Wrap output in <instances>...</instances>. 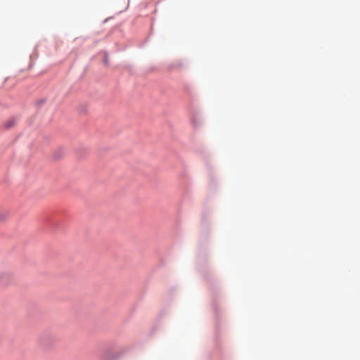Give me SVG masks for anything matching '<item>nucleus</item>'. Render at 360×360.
<instances>
[{
    "label": "nucleus",
    "mask_w": 360,
    "mask_h": 360,
    "mask_svg": "<svg viewBox=\"0 0 360 360\" xmlns=\"http://www.w3.org/2000/svg\"><path fill=\"white\" fill-rule=\"evenodd\" d=\"M13 125H14V120H8V122H6L5 123V127L6 128H10V127H13Z\"/></svg>",
    "instance_id": "nucleus-1"
},
{
    "label": "nucleus",
    "mask_w": 360,
    "mask_h": 360,
    "mask_svg": "<svg viewBox=\"0 0 360 360\" xmlns=\"http://www.w3.org/2000/svg\"><path fill=\"white\" fill-rule=\"evenodd\" d=\"M192 123H193V125H195V126H196V125H197V122H196V120H195V118H193V119H192Z\"/></svg>",
    "instance_id": "nucleus-2"
}]
</instances>
